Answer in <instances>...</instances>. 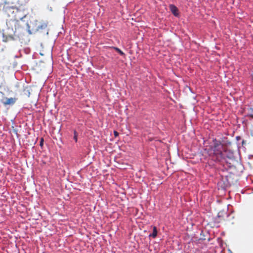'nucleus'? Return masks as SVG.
Listing matches in <instances>:
<instances>
[{
	"mask_svg": "<svg viewBox=\"0 0 253 253\" xmlns=\"http://www.w3.org/2000/svg\"><path fill=\"white\" fill-rule=\"evenodd\" d=\"M213 144L211 146V149L213 151L212 158L215 161L220 162L221 158L223 154L222 152L224 150L223 146L220 140L214 138L212 140Z\"/></svg>",
	"mask_w": 253,
	"mask_h": 253,
	"instance_id": "obj_1",
	"label": "nucleus"
},
{
	"mask_svg": "<svg viewBox=\"0 0 253 253\" xmlns=\"http://www.w3.org/2000/svg\"><path fill=\"white\" fill-rule=\"evenodd\" d=\"M222 154L223 156L222 158H221V161L225 160L227 166L230 168H231L233 167V165H231V163L227 161V159L231 161H234L235 160L233 151L229 149H224L222 152Z\"/></svg>",
	"mask_w": 253,
	"mask_h": 253,
	"instance_id": "obj_2",
	"label": "nucleus"
},
{
	"mask_svg": "<svg viewBox=\"0 0 253 253\" xmlns=\"http://www.w3.org/2000/svg\"><path fill=\"white\" fill-rule=\"evenodd\" d=\"M3 4V9L8 13L9 12V11H10L11 10H13L12 12L14 13V10H16V12L17 13L15 14V17L16 19H20L21 20H22L23 19L26 17V15H23V16H20L19 14L20 12L18 9L13 6H10L9 2L4 1Z\"/></svg>",
	"mask_w": 253,
	"mask_h": 253,
	"instance_id": "obj_3",
	"label": "nucleus"
},
{
	"mask_svg": "<svg viewBox=\"0 0 253 253\" xmlns=\"http://www.w3.org/2000/svg\"><path fill=\"white\" fill-rule=\"evenodd\" d=\"M16 101V98H14H14H13V97L7 98V97H6V98L3 99L2 103L4 105H12L15 103Z\"/></svg>",
	"mask_w": 253,
	"mask_h": 253,
	"instance_id": "obj_4",
	"label": "nucleus"
},
{
	"mask_svg": "<svg viewBox=\"0 0 253 253\" xmlns=\"http://www.w3.org/2000/svg\"><path fill=\"white\" fill-rule=\"evenodd\" d=\"M169 7L171 13L173 14V15L175 17H178L179 14L177 7L172 4H170Z\"/></svg>",
	"mask_w": 253,
	"mask_h": 253,
	"instance_id": "obj_5",
	"label": "nucleus"
},
{
	"mask_svg": "<svg viewBox=\"0 0 253 253\" xmlns=\"http://www.w3.org/2000/svg\"><path fill=\"white\" fill-rule=\"evenodd\" d=\"M14 31H13V29H10L9 28H8L4 32V34L6 36H8L10 38H13V36L14 35Z\"/></svg>",
	"mask_w": 253,
	"mask_h": 253,
	"instance_id": "obj_6",
	"label": "nucleus"
},
{
	"mask_svg": "<svg viewBox=\"0 0 253 253\" xmlns=\"http://www.w3.org/2000/svg\"><path fill=\"white\" fill-rule=\"evenodd\" d=\"M157 233H158V232H157V228H156V227L154 226L153 228V232L152 234H150L149 236L152 237L153 238H155L157 235Z\"/></svg>",
	"mask_w": 253,
	"mask_h": 253,
	"instance_id": "obj_7",
	"label": "nucleus"
},
{
	"mask_svg": "<svg viewBox=\"0 0 253 253\" xmlns=\"http://www.w3.org/2000/svg\"><path fill=\"white\" fill-rule=\"evenodd\" d=\"M113 48L117 51L118 52L120 55L121 56H125V54L124 52H123L120 48H119L117 47H113Z\"/></svg>",
	"mask_w": 253,
	"mask_h": 253,
	"instance_id": "obj_8",
	"label": "nucleus"
},
{
	"mask_svg": "<svg viewBox=\"0 0 253 253\" xmlns=\"http://www.w3.org/2000/svg\"><path fill=\"white\" fill-rule=\"evenodd\" d=\"M47 27V24L45 23H42L41 25L38 26V28L36 29V31L39 30V29H44Z\"/></svg>",
	"mask_w": 253,
	"mask_h": 253,
	"instance_id": "obj_9",
	"label": "nucleus"
},
{
	"mask_svg": "<svg viewBox=\"0 0 253 253\" xmlns=\"http://www.w3.org/2000/svg\"><path fill=\"white\" fill-rule=\"evenodd\" d=\"M78 133L77 132L76 130H74V137L73 139L75 140V142H77L78 141Z\"/></svg>",
	"mask_w": 253,
	"mask_h": 253,
	"instance_id": "obj_10",
	"label": "nucleus"
},
{
	"mask_svg": "<svg viewBox=\"0 0 253 253\" xmlns=\"http://www.w3.org/2000/svg\"><path fill=\"white\" fill-rule=\"evenodd\" d=\"M249 113L247 115L248 116H250L253 118V108H250L248 109Z\"/></svg>",
	"mask_w": 253,
	"mask_h": 253,
	"instance_id": "obj_11",
	"label": "nucleus"
},
{
	"mask_svg": "<svg viewBox=\"0 0 253 253\" xmlns=\"http://www.w3.org/2000/svg\"><path fill=\"white\" fill-rule=\"evenodd\" d=\"M26 26H27V31L28 32V33H29V34L31 35L32 34V32L31 31V30L30 29V26L29 23H27L26 24Z\"/></svg>",
	"mask_w": 253,
	"mask_h": 253,
	"instance_id": "obj_12",
	"label": "nucleus"
},
{
	"mask_svg": "<svg viewBox=\"0 0 253 253\" xmlns=\"http://www.w3.org/2000/svg\"><path fill=\"white\" fill-rule=\"evenodd\" d=\"M29 1V0H23L22 1L19 0V2L21 5H25Z\"/></svg>",
	"mask_w": 253,
	"mask_h": 253,
	"instance_id": "obj_13",
	"label": "nucleus"
},
{
	"mask_svg": "<svg viewBox=\"0 0 253 253\" xmlns=\"http://www.w3.org/2000/svg\"><path fill=\"white\" fill-rule=\"evenodd\" d=\"M43 139L42 138H41L40 142V145L42 147L43 146Z\"/></svg>",
	"mask_w": 253,
	"mask_h": 253,
	"instance_id": "obj_14",
	"label": "nucleus"
},
{
	"mask_svg": "<svg viewBox=\"0 0 253 253\" xmlns=\"http://www.w3.org/2000/svg\"><path fill=\"white\" fill-rule=\"evenodd\" d=\"M114 134L115 137H116L119 136V133L117 131L114 130Z\"/></svg>",
	"mask_w": 253,
	"mask_h": 253,
	"instance_id": "obj_15",
	"label": "nucleus"
},
{
	"mask_svg": "<svg viewBox=\"0 0 253 253\" xmlns=\"http://www.w3.org/2000/svg\"><path fill=\"white\" fill-rule=\"evenodd\" d=\"M25 94H27L28 96L29 97L30 95V92L29 90H25Z\"/></svg>",
	"mask_w": 253,
	"mask_h": 253,
	"instance_id": "obj_16",
	"label": "nucleus"
},
{
	"mask_svg": "<svg viewBox=\"0 0 253 253\" xmlns=\"http://www.w3.org/2000/svg\"><path fill=\"white\" fill-rule=\"evenodd\" d=\"M236 139H237V140H239V139H241V137H240V136H236Z\"/></svg>",
	"mask_w": 253,
	"mask_h": 253,
	"instance_id": "obj_17",
	"label": "nucleus"
}]
</instances>
